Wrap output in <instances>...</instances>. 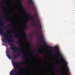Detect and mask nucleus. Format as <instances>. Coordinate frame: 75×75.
I'll use <instances>...</instances> for the list:
<instances>
[{"mask_svg": "<svg viewBox=\"0 0 75 75\" xmlns=\"http://www.w3.org/2000/svg\"><path fill=\"white\" fill-rule=\"evenodd\" d=\"M5 17V16H2L1 19V22H0V27H3V28H9L10 25H6L5 26H4V24L5 23H8L10 22L11 23V21L9 18H6V19L5 20L4 22L3 21V18ZM3 31L0 28V34L1 35H3L4 37H5V38H6L7 39L5 38L4 39L3 41H6V40L7 41V42L8 43H10L11 42H13V43L14 42V41L13 39L10 40V38H13V36L11 35V34L10 36H8L6 34H4L3 33Z\"/></svg>", "mask_w": 75, "mask_h": 75, "instance_id": "1", "label": "nucleus"}, {"mask_svg": "<svg viewBox=\"0 0 75 75\" xmlns=\"http://www.w3.org/2000/svg\"><path fill=\"white\" fill-rule=\"evenodd\" d=\"M12 63L14 67V69L13 70H12L10 73V75H24L25 74V73L23 72L22 73H20V72H21V70L19 69V71L17 70V66H18V68H20V65H21L22 64L23 65H27V63L26 62H15V61L13 60H12Z\"/></svg>", "mask_w": 75, "mask_h": 75, "instance_id": "2", "label": "nucleus"}, {"mask_svg": "<svg viewBox=\"0 0 75 75\" xmlns=\"http://www.w3.org/2000/svg\"><path fill=\"white\" fill-rule=\"evenodd\" d=\"M13 46L14 45L13 44L10 45V46L11 47V49L12 50H13V52H14L15 53L17 54L18 56L20 57V53L19 52V51L21 53H23V51L22 49V47H21V45H20V47H21V48H17L16 46L13 47ZM16 51H18L17 52H16Z\"/></svg>", "mask_w": 75, "mask_h": 75, "instance_id": "3", "label": "nucleus"}, {"mask_svg": "<svg viewBox=\"0 0 75 75\" xmlns=\"http://www.w3.org/2000/svg\"><path fill=\"white\" fill-rule=\"evenodd\" d=\"M33 20V17H29L28 19L25 20V23L24 24L25 25H27V23L29 22L30 21H31V20Z\"/></svg>", "mask_w": 75, "mask_h": 75, "instance_id": "4", "label": "nucleus"}, {"mask_svg": "<svg viewBox=\"0 0 75 75\" xmlns=\"http://www.w3.org/2000/svg\"><path fill=\"white\" fill-rule=\"evenodd\" d=\"M40 38L42 40L44 44L45 45H47V43L46 42H45V40L44 39V37L43 35H42V36L40 35Z\"/></svg>", "mask_w": 75, "mask_h": 75, "instance_id": "5", "label": "nucleus"}, {"mask_svg": "<svg viewBox=\"0 0 75 75\" xmlns=\"http://www.w3.org/2000/svg\"><path fill=\"white\" fill-rule=\"evenodd\" d=\"M57 54L58 55H59V56L61 57V58H62V61H63L64 62H66V61H65V60L64 59V57H63V56L61 55V52L59 51H58L57 52Z\"/></svg>", "mask_w": 75, "mask_h": 75, "instance_id": "6", "label": "nucleus"}, {"mask_svg": "<svg viewBox=\"0 0 75 75\" xmlns=\"http://www.w3.org/2000/svg\"><path fill=\"white\" fill-rule=\"evenodd\" d=\"M39 50L40 51V52L38 53L37 55L38 56L37 58H39L40 59H41V58L38 57V55H39V54H43V55H45V54L46 53H45L42 51V50H41V49H39Z\"/></svg>", "mask_w": 75, "mask_h": 75, "instance_id": "7", "label": "nucleus"}, {"mask_svg": "<svg viewBox=\"0 0 75 75\" xmlns=\"http://www.w3.org/2000/svg\"><path fill=\"white\" fill-rule=\"evenodd\" d=\"M14 37L15 38H18V39H19L20 41H21V39H20V37L18 36V34H16L14 35Z\"/></svg>", "mask_w": 75, "mask_h": 75, "instance_id": "8", "label": "nucleus"}, {"mask_svg": "<svg viewBox=\"0 0 75 75\" xmlns=\"http://www.w3.org/2000/svg\"><path fill=\"white\" fill-rule=\"evenodd\" d=\"M28 3H32V5L33 6H35V4H34V2H33V0H30L28 1Z\"/></svg>", "mask_w": 75, "mask_h": 75, "instance_id": "9", "label": "nucleus"}, {"mask_svg": "<svg viewBox=\"0 0 75 75\" xmlns=\"http://www.w3.org/2000/svg\"><path fill=\"white\" fill-rule=\"evenodd\" d=\"M38 27L40 28L41 31H42V27L41 26V24L39 22V25H38Z\"/></svg>", "mask_w": 75, "mask_h": 75, "instance_id": "10", "label": "nucleus"}, {"mask_svg": "<svg viewBox=\"0 0 75 75\" xmlns=\"http://www.w3.org/2000/svg\"><path fill=\"white\" fill-rule=\"evenodd\" d=\"M66 67L67 68V72H69V68H68V64H66Z\"/></svg>", "mask_w": 75, "mask_h": 75, "instance_id": "11", "label": "nucleus"}, {"mask_svg": "<svg viewBox=\"0 0 75 75\" xmlns=\"http://www.w3.org/2000/svg\"><path fill=\"white\" fill-rule=\"evenodd\" d=\"M13 57H14V59H18V57H16V55L13 54Z\"/></svg>", "mask_w": 75, "mask_h": 75, "instance_id": "12", "label": "nucleus"}, {"mask_svg": "<svg viewBox=\"0 0 75 75\" xmlns=\"http://www.w3.org/2000/svg\"><path fill=\"white\" fill-rule=\"evenodd\" d=\"M35 17H37L38 19V14H37V13H36L35 14Z\"/></svg>", "mask_w": 75, "mask_h": 75, "instance_id": "13", "label": "nucleus"}, {"mask_svg": "<svg viewBox=\"0 0 75 75\" xmlns=\"http://www.w3.org/2000/svg\"><path fill=\"white\" fill-rule=\"evenodd\" d=\"M32 25L33 26H36V25H37V23H36L34 22L33 23Z\"/></svg>", "mask_w": 75, "mask_h": 75, "instance_id": "14", "label": "nucleus"}, {"mask_svg": "<svg viewBox=\"0 0 75 75\" xmlns=\"http://www.w3.org/2000/svg\"><path fill=\"white\" fill-rule=\"evenodd\" d=\"M30 51L31 52L30 54H31V55H34V52H33L31 50H30Z\"/></svg>", "mask_w": 75, "mask_h": 75, "instance_id": "15", "label": "nucleus"}, {"mask_svg": "<svg viewBox=\"0 0 75 75\" xmlns=\"http://www.w3.org/2000/svg\"><path fill=\"white\" fill-rule=\"evenodd\" d=\"M7 56L9 58H11V59H12L13 58V57L11 56H9V55H7Z\"/></svg>", "mask_w": 75, "mask_h": 75, "instance_id": "16", "label": "nucleus"}, {"mask_svg": "<svg viewBox=\"0 0 75 75\" xmlns=\"http://www.w3.org/2000/svg\"><path fill=\"white\" fill-rule=\"evenodd\" d=\"M32 45L31 42H30L29 43V46L30 47V46H31Z\"/></svg>", "mask_w": 75, "mask_h": 75, "instance_id": "17", "label": "nucleus"}, {"mask_svg": "<svg viewBox=\"0 0 75 75\" xmlns=\"http://www.w3.org/2000/svg\"><path fill=\"white\" fill-rule=\"evenodd\" d=\"M25 29H26V30H28V27H27V26H26L25 27Z\"/></svg>", "mask_w": 75, "mask_h": 75, "instance_id": "18", "label": "nucleus"}, {"mask_svg": "<svg viewBox=\"0 0 75 75\" xmlns=\"http://www.w3.org/2000/svg\"><path fill=\"white\" fill-rule=\"evenodd\" d=\"M10 51V50L9 49H7L6 50V52H8Z\"/></svg>", "mask_w": 75, "mask_h": 75, "instance_id": "19", "label": "nucleus"}, {"mask_svg": "<svg viewBox=\"0 0 75 75\" xmlns=\"http://www.w3.org/2000/svg\"><path fill=\"white\" fill-rule=\"evenodd\" d=\"M22 56H23V58H25L26 57H27V56H24V54H22Z\"/></svg>", "mask_w": 75, "mask_h": 75, "instance_id": "20", "label": "nucleus"}, {"mask_svg": "<svg viewBox=\"0 0 75 75\" xmlns=\"http://www.w3.org/2000/svg\"><path fill=\"white\" fill-rule=\"evenodd\" d=\"M23 11L24 12V13H26V12H25V10H23Z\"/></svg>", "mask_w": 75, "mask_h": 75, "instance_id": "21", "label": "nucleus"}, {"mask_svg": "<svg viewBox=\"0 0 75 75\" xmlns=\"http://www.w3.org/2000/svg\"><path fill=\"white\" fill-rule=\"evenodd\" d=\"M2 12L3 13H6V12L5 11H2Z\"/></svg>", "mask_w": 75, "mask_h": 75, "instance_id": "22", "label": "nucleus"}, {"mask_svg": "<svg viewBox=\"0 0 75 75\" xmlns=\"http://www.w3.org/2000/svg\"><path fill=\"white\" fill-rule=\"evenodd\" d=\"M26 16H29V14L27 13H26Z\"/></svg>", "mask_w": 75, "mask_h": 75, "instance_id": "23", "label": "nucleus"}, {"mask_svg": "<svg viewBox=\"0 0 75 75\" xmlns=\"http://www.w3.org/2000/svg\"><path fill=\"white\" fill-rule=\"evenodd\" d=\"M24 37L25 38H27V37H26V35H24Z\"/></svg>", "mask_w": 75, "mask_h": 75, "instance_id": "24", "label": "nucleus"}, {"mask_svg": "<svg viewBox=\"0 0 75 75\" xmlns=\"http://www.w3.org/2000/svg\"><path fill=\"white\" fill-rule=\"evenodd\" d=\"M47 48H50V46H47Z\"/></svg>", "mask_w": 75, "mask_h": 75, "instance_id": "25", "label": "nucleus"}, {"mask_svg": "<svg viewBox=\"0 0 75 75\" xmlns=\"http://www.w3.org/2000/svg\"><path fill=\"white\" fill-rule=\"evenodd\" d=\"M56 48H57H57H58V46H56Z\"/></svg>", "mask_w": 75, "mask_h": 75, "instance_id": "26", "label": "nucleus"}, {"mask_svg": "<svg viewBox=\"0 0 75 75\" xmlns=\"http://www.w3.org/2000/svg\"><path fill=\"white\" fill-rule=\"evenodd\" d=\"M23 32H24L25 31V30L24 29H23Z\"/></svg>", "mask_w": 75, "mask_h": 75, "instance_id": "27", "label": "nucleus"}, {"mask_svg": "<svg viewBox=\"0 0 75 75\" xmlns=\"http://www.w3.org/2000/svg\"><path fill=\"white\" fill-rule=\"evenodd\" d=\"M7 33L8 34H10V32H8V33Z\"/></svg>", "mask_w": 75, "mask_h": 75, "instance_id": "28", "label": "nucleus"}, {"mask_svg": "<svg viewBox=\"0 0 75 75\" xmlns=\"http://www.w3.org/2000/svg\"><path fill=\"white\" fill-rule=\"evenodd\" d=\"M19 44L18 42L16 43V44Z\"/></svg>", "mask_w": 75, "mask_h": 75, "instance_id": "29", "label": "nucleus"}, {"mask_svg": "<svg viewBox=\"0 0 75 75\" xmlns=\"http://www.w3.org/2000/svg\"><path fill=\"white\" fill-rule=\"evenodd\" d=\"M6 15H8V13H6Z\"/></svg>", "mask_w": 75, "mask_h": 75, "instance_id": "30", "label": "nucleus"}, {"mask_svg": "<svg viewBox=\"0 0 75 75\" xmlns=\"http://www.w3.org/2000/svg\"><path fill=\"white\" fill-rule=\"evenodd\" d=\"M57 72H58V71H54V72L55 73Z\"/></svg>", "mask_w": 75, "mask_h": 75, "instance_id": "31", "label": "nucleus"}, {"mask_svg": "<svg viewBox=\"0 0 75 75\" xmlns=\"http://www.w3.org/2000/svg\"><path fill=\"white\" fill-rule=\"evenodd\" d=\"M6 54H8V53L7 52V53H6Z\"/></svg>", "mask_w": 75, "mask_h": 75, "instance_id": "32", "label": "nucleus"}, {"mask_svg": "<svg viewBox=\"0 0 75 75\" xmlns=\"http://www.w3.org/2000/svg\"><path fill=\"white\" fill-rule=\"evenodd\" d=\"M2 3H4V1H2Z\"/></svg>", "mask_w": 75, "mask_h": 75, "instance_id": "33", "label": "nucleus"}, {"mask_svg": "<svg viewBox=\"0 0 75 75\" xmlns=\"http://www.w3.org/2000/svg\"><path fill=\"white\" fill-rule=\"evenodd\" d=\"M45 59H48V58H45Z\"/></svg>", "mask_w": 75, "mask_h": 75, "instance_id": "34", "label": "nucleus"}, {"mask_svg": "<svg viewBox=\"0 0 75 75\" xmlns=\"http://www.w3.org/2000/svg\"><path fill=\"white\" fill-rule=\"evenodd\" d=\"M6 31H8V30H6Z\"/></svg>", "mask_w": 75, "mask_h": 75, "instance_id": "35", "label": "nucleus"}, {"mask_svg": "<svg viewBox=\"0 0 75 75\" xmlns=\"http://www.w3.org/2000/svg\"><path fill=\"white\" fill-rule=\"evenodd\" d=\"M3 30H5V29H4Z\"/></svg>", "mask_w": 75, "mask_h": 75, "instance_id": "36", "label": "nucleus"}, {"mask_svg": "<svg viewBox=\"0 0 75 75\" xmlns=\"http://www.w3.org/2000/svg\"><path fill=\"white\" fill-rule=\"evenodd\" d=\"M51 70H52V69Z\"/></svg>", "mask_w": 75, "mask_h": 75, "instance_id": "37", "label": "nucleus"}, {"mask_svg": "<svg viewBox=\"0 0 75 75\" xmlns=\"http://www.w3.org/2000/svg\"><path fill=\"white\" fill-rule=\"evenodd\" d=\"M20 4H21V2H20Z\"/></svg>", "mask_w": 75, "mask_h": 75, "instance_id": "38", "label": "nucleus"}, {"mask_svg": "<svg viewBox=\"0 0 75 75\" xmlns=\"http://www.w3.org/2000/svg\"><path fill=\"white\" fill-rule=\"evenodd\" d=\"M27 43H28V42H27Z\"/></svg>", "mask_w": 75, "mask_h": 75, "instance_id": "39", "label": "nucleus"}, {"mask_svg": "<svg viewBox=\"0 0 75 75\" xmlns=\"http://www.w3.org/2000/svg\"><path fill=\"white\" fill-rule=\"evenodd\" d=\"M23 59V58H22V59Z\"/></svg>", "mask_w": 75, "mask_h": 75, "instance_id": "40", "label": "nucleus"}, {"mask_svg": "<svg viewBox=\"0 0 75 75\" xmlns=\"http://www.w3.org/2000/svg\"><path fill=\"white\" fill-rule=\"evenodd\" d=\"M0 17H1V16H0Z\"/></svg>", "mask_w": 75, "mask_h": 75, "instance_id": "41", "label": "nucleus"}]
</instances>
